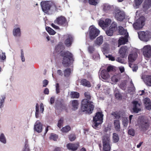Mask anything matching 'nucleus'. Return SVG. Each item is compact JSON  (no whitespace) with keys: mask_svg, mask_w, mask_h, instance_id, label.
Returning a JSON list of instances; mask_svg holds the SVG:
<instances>
[{"mask_svg":"<svg viewBox=\"0 0 151 151\" xmlns=\"http://www.w3.org/2000/svg\"><path fill=\"white\" fill-rule=\"evenodd\" d=\"M84 95L86 99L81 101L79 112H85L91 114L92 113L95 108L94 103L93 101H90L91 96L89 92H86Z\"/></svg>","mask_w":151,"mask_h":151,"instance_id":"obj_1","label":"nucleus"},{"mask_svg":"<svg viewBox=\"0 0 151 151\" xmlns=\"http://www.w3.org/2000/svg\"><path fill=\"white\" fill-rule=\"evenodd\" d=\"M61 48H55V50L58 53L63 57L62 64L65 68L69 67L73 64L74 61L73 55L70 52L68 51L60 50Z\"/></svg>","mask_w":151,"mask_h":151,"instance_id":"obj_2","label":"nucleus"},{"mask_svg":"<svg viewBox=\"0 0 151 151\" xmlns=\"http://www.w3.org/2000/svg\"><path fill=\"white\" fill-rule=\"evenodd\" d=\"M104 114L102 111H97L93 117V121L94 126L97 127L99 125L101 124L103 122Z\"/></svg>","mask_w":151,"mask_h":151,"instance_id":"obj_3","label":"nucleus"},{"mask_svg":"<svg viewBox=\"0 0 151 151\" xmlns=\"http://www.w3.org/2000/svg\"><path fill=\"white\" fill-rule=\"evenodd\" d=\"M103 151H110L111 146L110 145V136L107 134H104L102 138Z\"/></svg>","mask_w":151,"mask_h":151,"instance_id":"obj_4","label":"nucleus"},{"mask_svg":"<svg viewBox=\"0 0 151 151\" xmlns=\"http://www.w3.org/2000/svg\"><path fill=\"white\" fill-rule=\"evenodd\" d=\"M113 14L115 18L117 21H122L125 18V15L124 12L118 9H115L113 12Z\"/></svg>","mask_w":151,"mask_h":151,"instance_id":"obj_5","label":"nucleus"},{"mask_svg":"<svg viewBox=\"0 0 151 151\" xmlns=\"http://www.w3.org/2000/svg\"><path fill=\"white\" fill-rule=\"evenodd\" d=\"M138 124L139 128L143 130H147L150 126L148 120L142 116L139 117Z\"/></svg>","mask_w":151,"mask_h":151,"instance_id":"obj_6","label":"nucleus"},{"mask_svg":"<svg viewBox=\"0 0 151 151\" xmlns=\"http://www.w3.org/2000/svg\"><path fill=\"white\" fill-rule=\"evenodd\" d=\"M89 29V38L91 40H93L98 36L100 31L95 27L93 26H90Z\"/></svg>","mask_w":151,"mask_h":151,"instance_id":"obj_7","label":"nucleus"},{"mask_svg":"<svg viewBox=\"0 0 151 151\" xmlns=\"http://www.w3.org/2000/svg\"><path fill=\"white\" fill-rule=\"evenodd\" d=\"M41 5L43 11L46 13L50 9L52 6L51 2L49 1H42L41 2Z\"/></svg>","mask_w":151,"mask_h":151,"instance_id":"obj_8","label":"nucleus"},{"mask_svg":"<svg viewBox=\"0 0 151 151\" xmlns=\"http://www.w3.org/2000/svg\"><path fill=\"white\" fill-rule=\"evenodd\" d=\"M54 23L62 26H67L68 25L66 18L62 16L58 17L54 21Z\"/></svg>","mask_w":151,"mask_h":151,"instance_id":"obj_9","label":"nucleus"},{"mask_svg":"<svg viewBox=\"0 0 151 151\" xmlns=\"http://www.w3.org/2000/svg\"><path fill=\"white\" fill-rule=\"evenodd\" d=\"M133 50L135 52L129 54L128 57L129 61L131 63H132L135 61L138 57L137 51L138 50L136 48H134Z\"/></svg>","mask_w":151,"mask_h":151,"instance_id":"obj_10","label":"nucleus"},{"mask_svg":"<svg viewBox=\"0 0 151 151\" xmlns=\"http://www.w3.org/2000/svg\"><path fill=\"white\" fill-rule=\"evenodd\" d=\"M111 20L109 19H106L105 21L100 20L99 22V25L103 29L109 26L111 23Z\"/></svg>","mask_w":151,"mask_h":151,"instance_id":"obj_11","label":"nucleus"},{"mask_svg":"<svg viewBox=\"0 0 151 151\" xmlns=\"http://www.w3.org/2000/svg\"><path fill=\"white\" fill-rule=\"evenodd\" d=\"M145 18H144L142 19H140L137 22L134 23L133 26L135 29H139L142 28L145 25Z\"/></svg>","mask_w":151,"mask_h":151,"instance_id":"obj_12","label":"nucleus"},{"mask_svg":"<svg viewBox=\"0 0 151 151\" xmlns=\"http://www.w3.org/2000/svg\"><path fill=\"white\" fill-rule=\"evenodd\" d=\"M79 146V143L77 142L75 143H69L66 145L67 149L72 151H76Z\"/></svg>","mask_w":151,"mask_h":151,"instance_id":"obj_13","label":"nucleus"},{"mask_svg":"<svg viewBox=\"0 0 151 151\" xmlns=\"http://www.w3.org/2000/svg\"><path fill=\"white\" fill-rule=\"evenodd\" d=\"M125 113L123 111L119 110L118 111L112 112L111 114L114 117V119H119L121 116H124Z\"/></svg>","mask_w":151,"mask_h":151,"instance_id":"obj_14","label":"nucleus"},{"mask_svg":"<svg viewBox=\"0 0 151 151\" xmlns=\"http://www.w3.org/2000/svg\"><path fill=\"white\" fill-rule=\"evenodd\" d=\"M133 107V110L134 112L138 113L139 111L141 110V109L139 108L140 104L137 101H132Z\"/></svg>","mask_w":151,"mask_h":151,"instance_id":"obj_15","label":"nucleus"},{"mask_svg":"<svg viewBox=\"0 0 151 151\" xmlns=\"http://www.w3.org/2000/svg\"><path fill=\"white\" fill-rule=\"evenodd\" d=\"M143 102L145 108L149 110L151 109V101L148 98H146L143 99Z\"/></svg>","mask_w":151,"mask_h":151,"instance_id":"obj_16","label":"nucleus"},{"mask_svg":"<svg viewBox=\"0 0 151 151\" xmlns=\"http://www.w3.org/2000/svg\"><path fill=\"white\" fill-rule=\"evenodd\" d=\"M142 50L145 57L150 58L151 56V48H143Z\"/></svg>","mask_w":151,"mask_h":151,"instance_id":"obj_17","label":"nucleus"},{"mask_svg":"<svg viewBox=\"0 0 151 151\" xmlns=\"http://www.w3.org/2000/svg\"><path fill=\"white\" fill-rule=\"evenodd\" d=\"M139 38L143 41H147L148 40V35L144 31L138 32Z\"/></svg>","mask_w":151,"mask_h":151,"instance_id":"obj_18","label":"nucleus"},{"mask_svg":"<svg viewBox=\"0 0 151 151\" xmlns=\"http://www.w3.org/2000/svg\"><path fill=\"white\" fill-rule=\"evenodd\" d=\"M128 48H120L119 53L122 58H124L127 56L128 54Z\"/></svg>","mask_w":151,"mask_h":151,"instance_id":"obj_19","label":"nucleus"},{"mask_svg":"<svg viewBox=\"0 0 151 151\" xmlns=\"http://www.w3.org/2000/svg\"><path fill=\"white\" fill-rule=\"evenodd\" d=\"M74 40L73 37L70 35H69L68 38L65 40L64 43L67 47H70Z\"/></svg>","mask_w":151,"mask_h":151,"instance_id":"obj_20","label":"nucleus"},{"mask_svg":"<svg viewBox=\"0 0 151 151\" xmlns=\"http://www.w3.org/2000/svg\"><path fill=\"white\" fill-rule=\"evenodd\" d=\"M103 42V37L102 35L98 37L94 41V44L96 46H100Z\"/></svg>","mask_w":151,"mask_h":151,"instance_id":"obj_21","label":"nucleus"},{"mask_svg":"<svg viewBox=\"0 0 151 151\" xmlns=\"http://www.w3.org/2000/svg\"><path fill=\"white\" fill-rule=\"evenodd\" d=\"M34 129L35 131L37 132L40 133L42 131V125L41 123L39 121H37L35 123Z\"/></svg>","mask_w":151,"mask_h":151,"instance_id":"obj_22","label":"nucleus"},{"mask_svg":"<svg viewBox=\"0 0 151 151\" xmlns=\"http://www.w3.org/2000/svg\"><path fill=\"white\" fill-rule=\"evenodd\" d=\"M70 102L72 107V109L74 111L78 109V106L79 105L78 100H72L70 101Z\"/></svg>","mask_w":151,"mask_h":151,"instance_id":"obj_23","label":"nucleus"},{"mask_svg":"<svg viewBox=\"0 0 151 151\" xmlns=\"http://www.w3.org/2000/svg\"><path fill=\"white\" fill-rule=\"evenodd\" d=\"M142 78L147 86H151V76H146L145 77H142Z\"/></svg>","mask_w":151,"mask_h":151,"instance_id":"obj_24","label":"nucleus"},{"mask_svg":"<svg viewBox=\"0 0 151 151\" xmlns=\"http://www.w3.org/2000/svg\"><path fill=\"white\" fill-rule=\"evenodd\" d=\"M151 6V0H145L143 8L144 11H146Z\"/></svg>","mask_w":151,"mask_h":151,"instance_id":"obj_25","label":"nucleus"},{"mask_svg":"<svg viewBox=\"0 0 151 151\" xmlns=\"http://www.w3.org/2000/svg\"><path fill=\"white\" fill-rule=\"evenodd\" d=\"M101 75L102 78L104 80L108 79L110 77L109 73L105 69L102 70L101 72Z\"/></svg>","mask_w":151,"mask_h":151,"instance_id":"obj_26","label":"nucleus"},{"mask_svg":"<svg viewBox=\"0 0 151 151\" xmlns=\"http://www.w3.org/2000/svg\"><path fill=\"white\" fill-rule=\"evenodd\" d=\"M103 10L105 12L107 13L111 10L112 7L109 5L105 4L102 6Z\"/></svg>","mask_w":151,"mask_h":151,"instance_id":"obj_27","label":"nucleus"},{"mask_svg":"<svg viewBox=\"0 0 151 151\" xmlns=\"http://www.w3.org/2000/svg\"><path fill=\"white\" fill-rule=\"evenodd\" d=\"M119 32L121 35H125L126 37L128 36V33L127 32V30L124 29L122 26L119 27Z\"/></svg>","mask_w":151,"mask_h":151,"instance_id":"obj_28","label":"nucleus"},{"mask_svg":"<svg viewBox=\"0 0 151 151\" xmlns=\"http://www.w3.org/2000/svg\"><path fill=\"white\" fill-rule=\"evenodd\" d=\"M114 128L116 131L119 132L120 131V122L119 120H115L114 121Z\"/></svg>","mask_w":151,"mask_h":151,"instance_id":"obj_29","label":"nucleus"},{"mask_svg":"<svg viewBox=\"0 0 151 151\" xmlns=\"http://www.w3.org/2000/svg\"><path fill=\"white\" fill-rule=\"evenodd\" d=\"M81 83L83 86L88 87H90L91 86L90 82L85 79H82L81 81Z\"/></svg>","mask_w":151,"mask_h":151,"instance_id":"obj_30","label":"nucleus"},{"mask_svg":"<svg viewBox=\"0 0 151 151\" xmlns=\"http://www.w3.org/2000/svg\"><path fill=\"white\" fill-rule=\"evenodd\" d=\"M71 73V70L70 68H67L63 71L64 76L66 78L70 76Z\"/></svg>","mask_w":151,"mask_h":151,"instance_id":"obj_31","label":"nucleus"},{"mask_svg":"<svg viewBox=\"0 0 151 151\" xmlns=\"http://www.w3.org/2000/svg\"><path fill=\"white\" fill-rule=\"evenodd\" d=\"M128 42V39L127 38L122 37L120 38L118 40V46L119 47L121 45L125 44Z\"/></svg>","mask_w":151,"mask_h":151,"instance_id":"obj_32","label":"nucleus"},{"mask_svg":"<svg viewBox=\"0 0 151 151\" xmlns=\"http://www.w3.org/2000/svg\"><path fill=\"white\" fill-rule=\"evenodd\" d=\"M13 32L14 35L15 36L20 37L21 36V31L19 28L14 29Z\"/></svg>","mask_w":151,"mask_h":151,"instance_id":"obj_33","label":"nucleus"},{"mask_svg":"<svg viewBox=\"0 0 151 151\" xmlns=\"http://www.w3.org/2000/svg\"><path fill=\"white\" fill-rule=\"evenodd\" d=\"M70 97L72 99H77L80 96L79 93L77 92H71L70 94Z\"/></svg>","mask_w":151,"mask_h":151,"instance_id":"obj_34","label":"nucleus"},{"mask_svg":"<svg viewBox=\"0 0 151 151\" xmlns=\"http://www.w3.org/2000/svg\"><path fill=\"white\" fill-rule=\"evenodd\" d=\"M112 138L114 142H117L119 140V135L116 133H113V134Z\"/></svg>","mask_w":151,"mask_h":151,"instance_id":"obj_35","label":"nucleus"},{"mask_svg":"<svg viewBox=\"0 0 151 151\" xmlns=\"http://www.w3.org/2000/svg\"><path fill=\"white\" fill-rule=\"evenodd\" d=\"M109 28L114 31H116L117 29L116 22H112Z\"/></svg>","mask_w":151,"mask_h":151,"instance_id":"obj_36","label":"nucleus"},{"mask_svg":"<svg viewBox=\"0 0 151 151\" xmlns=\"http://www.w3.org/2000/svg\"><path fill=\"white\" fill-rule=\"evenodd\" d=\"M46 29L48 33L50 35H54L56 33V32L53 29L49 27H46Z\"/></svg>","mask_w":151,"mask_h":151,"instance_id":"obj_37","label":"nucleus"},{"mask_svg":"<svg viewBox=\"0 0 151 151\" xmlns=\"http://www.w3.org/2000/svg\"><path fill=\"white\" fill-rule=\"evenodd\" d=\"M0 141L4 144H5L6 142V137L3 133H2L0 135Z\"/></svg>","mask_w":151,"mask_h":151,"instance_id":"obj_38","label":"nucleus"},{"mask_svg":"<svg viewBox=\"0 0 151 151\" xmlns=\"http://www.w3.org/2000/svg\"><path fill=\"white\" fill-rule=\"evenodd\" d=\"M71 129L70 126L67 125L63 127L61 129L62 131L63 132H67L69 131Z\"/></svg>","mask_w":151,"mask_h":151,"instance_id":"obj_39","label":"nucleus"},{"mask_svg":"<svg viewBox=\"0 0 151 151\" xmlns=\"http://www.w3.org/2000/svg\"><path fill=\"white\" fill-rule=\"evenodd\" d=\"M114 32V31L109 28V29L106 31V33L107 35L111 36L113 35Z\"/></svg>","mask_w":151,"mask_h":151,"instance_id":"obj_40","label":"nucleus"},{"mask_svg":"<svg viewBox=\"0 0 151 151\" xmlns=\"http://www.w3.org/2000/svg\"><path fill=\"white\" fill-rule=\"evenodd\" d=\"M35 111V116L37 118L39 116V106L37 103L36 104Z\"/></svg>","mask_w":151,"mask_h":151,"instance_id":"obj_41","label":"nucleus"},{"mask_svg":"<svg viewBox=\"0 0 151 151\" xmlns=\"http://www.w3.org/2000/svg\"><path fill=\"white\" fill-rule=\"evenodd\" d=\"M22 151H30L27 142V141L25 142L24 147Z\"/></svg>","mask_w":151,"mask_h":151,"instance_id":"obj_42","label":"nucleus"},{"mask_svg":"<svg viewBox=\"0 0 151 151\" xmlns=\"http://www.w3.org/2000/svg\"><path fill=\"white\" fill-rule=\"evenodd\" d=\"M93 59L95 60H96L99 59V55L96 52H95L92 56Z\"/></svg>","mask_w":151,"mask_h":151,"instance_id":"obj_43","label":"nucleus"},{"mask_svg":"<svg viewBox=\"0 0 151 151\" xmlns=\"http://www.w3.org/2000/svg\"><path fill=\"white\" fill-rule=\"evenodd\" d=\"M2 98L0 100V107L1 108L3 107V104L4 101V100L6 99L5 96L4 95H3L1 96Z\"/></svg>","mask_w":151,"mask_h":151,"instance_id":"obj_44","label":"nucleus"},{"mask_svg":"<svg viewBox=\"0 0 151 151\" xmlns=\"http://www.w3.org/2000/svg\"><path fill=\"white\" fill-rule=\"evenodd\" d=\"M128 134L132 136H134L135 134V131L133 129H130L128 130Z\"/></svg>","mask_w":151,"mask_h":151,"instance_id":"obj_45","label":"nucleus"},{"mask_svg":"<svg viewBox=\"0 0 151 151\" xmlns=\"http://www.w3.org/2000/svg\"><path fill=\"white\" fill-rule=\"evenodd\" d=\"M68 138L70 141H74L76 139V136L75 134H71L69 135Z\"/></svg>","mask_w":151,"mask_h":151,"instance_id":"obj_46","label":"nucleus"},{"mask_svg":"<svg viewBox=\"0 0 151 151\" xmlns=\"http://www.w3.org/2000/svg\"><path fill=\"white\" fill-rule=\"evenodd\" d=\"M126 83L125 82H122L119 85L120 88L122 90H125L126 88Z\"/></svg>","mask_w":151,"mask_h":151,"instance_id":"obj_47","label":"nucleus"},{"mask_svg":"<svg viewBox=\"0 0 151 151\" xmlns=\"http://www.w3.org/2000/svg\"><path fill=\"white\" fill-rule=\"evenodd\" d=\"M63 118H61L58 121V126L59 128H61L63 123Z\"/></svg>","mask_w":151,"mask_h":151,"instance_id":"obj_48","label":"nucleus"},{"mask_svg":"<svg viewBox=\"0 0 151 151\" xmlns=\"http://www.w3.org/2000/svg\"><path fill=\"white\" fill-rule=\"evenodd\" d=\"M88 1L90 4L94 6L98 4L97 0H88Z\"/></svg>","mask_w":151,"mask_h":151,"instance_id":"obj_49","label":"nucleus"},{"mask_svg":"<svg viewBox=\"0 0 151 151\" xmlns=\"http://www.w3.org/2000/svg\"><path fill=\"white\" fill-rule=\"evenodd\" d=\"M143 0H135L134 3L136 6L140 5L143 2Z\"/></svg>","mask_w":151,"mask_h":151,"instance_id":"obj_50","label":"nucleus"},{"mask_svg":"<svg viewBox=\"0 0 151 151\" xmlns=\"http://www.w3.org/2000/svg\"><path fill=\"white\" fill-rule=\"evenodd\" d=\"M115 96L116 99H118L121 100L122 99V96L119 93H116L115 94Z\"/></svg>","mask_w":151,"mask_h":151,"instance_id":"obj_51","label":"nucleus"},{"mask_svg":"<svg viewBox=\"0 0 151 151\" xmlns=\"http://www.w3.org/2000/svg\"><path fill=\"white\" fill-rule=\"evenodd\" d=\"M102 51L104 54H108L109 52V48H102Z\"/></svg>","mask_w":151,"mask_h":151,"instance_id":"obj_52","label":"nucleus"},{"mask_svg":"<svg viewBox=\"0 0 151 151\" xmlns=\"http://www.w3.org/2000/svg\"><path fill=\"white\" fill-rule=\"evenodd\" d=\"M111 80L114 82H117L118 81V79L116 76H114L111 77Z\"/></svg>","mask_w":151,"mask_h":151,"instance_id":"obj_53","label":"nucleus"},{"mask_svg":"<svg viewBox=\"0 0 151 151\" xmlns=\"http://www.w3.org/2000/svg\"><path fill=\"white\" fill-rule=\"evenodd\" d=\"M114 68L113 66H109L107 67L106 69V71L108 72L113 71Z\"/></svg>","mask_w":151,"mask_h":151,"instance_id":"obj_54","label":"nucleus"},{"mask_svg":"<svg viewBox=\"0 0 151 151\" xmlns=\"http://www.w3.org/2000/svg\"><path fill=\"white\" fill-rule=\"evenodd\" d=\"M22 61V62H24L25 60L24 56V53L22 50H21V56Z\"/></svg>","mask_w":151,"mask_h":151,"instance_id":"obj_55","label":"nucleus"},{"mask_svg":"<svg viewBox=\"0 0 151 151\" xmlns=\"http://www.w3.org/2000/svg\"><path fill=\"white\" fill-rule=\"evenodd\" d=\"M55 86L56 93H58L60 92L59 84L58 83H56L55 85Z\"/></svg>","mask_w":151,"mask_h":151,"instance_id":"obj_56","label":"nucleus"},{"mask_svg":"<svg viewBox=\"0 0 151 151\" xmlns=\"http://www.w3.org/2000/svg\"><path fill=\"white\" fill-rule=\"evenodd\" d=\"M2 53V55H0V59L3 60H5L6 59V56L5 55V53L3 52Z\"/></svg>","mask_w":151,"mask_h":151,"instance_id":"obj_57","label":"nucleus"},{"mask_svg":"<svg viewBox=\"0 0 151 151\" xmlns=\"http://www.w3.org/2000/svg\"><path fill=\"white\" fill-rule=\"evenodd\" d=\"M60 108L62 109H65L66 111H67V109L66 105L64 104H63L62 103H60Z\"/></svg>","mask_w":151,"mask_h":151,"instance_id":"obj_58","label":"nucleus"},{"mask_svg":"<svg viewBox=\"0 0 151 151\" xmlns=\"http://www.w3.org/2000/svg\"><path fill=\"white\" fill-rule=\"evenodd\" d=\"M88 50L89 52L91 54L96 52H95V49L94 48H88Z\"/></svg>","mask_w":151,"mask_h":151,"instance_id":"obj_59","label":"nucleus"},{"mask_svg":"<svg viewBox=\"0 0 151 151\" xmlns=\"http://www.w3.org/2000/svg\"><path fill=\"white\" fill-rule=\"evenodd\" d=\"M50 139L54 140H56L58 138V136L56 134H51L50 137Z\"/></svg>","mask_w":151,"mask_h":151,"instance_id":"obj_60","label":"nucleus"},{"mask_svg":"<svg viewBox=\"0 0 151 151\" xmlns=\"http://www.w3.org/2000/svg\"><path fill=\"white\" fill-rule=\"evenodd\" d=\"M106 57L109 58V60H110L111 61H114L115 60L114 57L111 55H109L107 56H106Z\"/></svg>","mask_w":151,"mask_h":151,"instance_id":"obj_61","label":"nucleus"},{"mask_svg":"<svg viewBox=\"0 0 151 151\" xmlns=\"http://www.w3.org/2000/svg\"><path fill=\"white\" fill-rule=\"evenodd\" d=\"M40 111L41 113H43L44 111V109L43 105L42 103L40 104Z\"/></svg>","mask_w":151,"mask_h":151,"instance_id":"obj_62","label":"nucleus"},{"mask_svg":"<svg viewBox=\"0 0 151 151\" xmlns=\"http://www.w3.org/2000/svg\"><path fill=\"white\" fill-rule=\"evenodd\" d=\"M43 86L46 87L48 84V81L47 80L45 79L43 81Z\"/></svg>","mask_w":151,"mask_h":151,"instance_id":"obj_63","label":"nucleus"},{"mask_svg":"<svg viewBox=\"0 0 151 151\" xmlns=\"http://www.w3.org/2000/svg\"><path fill=\"white\" fill-rule=\"evenodd\" d=\"M57 73L58 75L61 76H62L63 75V73L61 70H58L57 71Z\"/></svg>","mask_w":151,"mask_h":151,"instance_id":"obj_64","label":"nucleus"}]
</instances>
